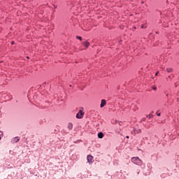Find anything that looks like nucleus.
Segmentation results:
<instances>
[{
    "label": "nucleus",
    "mask_w": 179,
    "mask_h": 179,
    "mask_svg": "<svg viewBox=\"0 0 179 179\" xmlns=\"http://www.w3.org/2000/svg\"><path fill=\"white\" fill-rule=\"evenodd\" d=\"M157 115L158 117H160L161 114H160V113H157Z\"/></svg>",
    "instance_id": "13"
},
{
    "label": "nucleus",
    "mask_w": 179,
    "mask_h": 179,
    "mask_svg": "<svg viewBox=\"0 0 179 179\" xmlns=\"http://www.w3.org/2000/svg\"><path fill=\"white\" fill-rule=\"evenodd\" d=\"M20 140V138H19L18 137H15V138H14V139H13V141H14V142H19V141Z\"/></svg>",
    "instance_id": "9"
},
{
    "label": "nucleus",
    "mask_w": 179,
    "mask_h": 179,
    "mask_svg": "<svg viewBox=\"0 0 179 179\" xmlns=\"http://www.w3.org/2000/svg\"><path fill=\"white\" fill-rule=\"evenodd\" d=\"M126 138H127V139L129 138V136H127Z\"/></svg>",
    "instance_id": "16"
},
{
    "label": "nucleus",
    "mask_w": 179,
    "mask_h": 179,
    "mask_svg": "<svg viewBox=\"0 0 179 179\" xmlns=\"http://www.w3.org/2000/svg\"><path fill=\"white\" fill-rule=\"evenodd\" d=\"M76 38H77L78 40L82 41V36H76Z\"/></svg>",
    "instance_id": "11"
},
{
    "label": "nucleus",
    "mask_w": 179,
    "mask_h": 179,
    "mask_svg": "<svg viewBox=\"0 0 179 179\" xmlns=\"http://www.w3.org/2000/svg\"><path fill=\"white\" fill-rule=\"evenodd\" d=\"M87 160L88 163H90V164H92V163H93V156L88 155L87 157Z\"/></svg>",
    "instance_id": "3"
},
{
    "label": "nucleus",
    "mask_w": 179,
    "mask_h": 179,
    "mask_svg": "<svg viewBox=\"0 0 179 179\" xmlns=\"http://www.w3.org/2000/svg\"><path fill=\"white\" fill-rule=\"evenodd\" d=\"M106 104L107 101H106V99H102L100 105L101 108H103V107H104V106H106Z\"/></svg>",
    "instance_id": "5"
},
{
    "label": "nucleus",
    "mask_w": 179,
    "mask_h": 179,
    "mask_svg": "<svg viewBox=\"0 0 179 179\" xmlns=\"http://www.w3.org/2000/svg\"><path fill=\"white\" fill-rule=\"evenodd\" d=\"M166 71H167V72H169V73H171V72H173V69H171V68H168V69H166Z\"/></svg>",
    "instance_id": "10"
},
{
    "label": "nucleus",
    "mask_w": 179,
    "mask_h": 179,
    "mask_svg": "<svg viewBox=\"0 0 179 179\" xmlns=\"http://www.w3.org/2000/svg\"><path fill=\"white\" fill-rule=\"evenodd\" d=\"M159 71L155 73V76H157Z\"/></svg>",
    "instance_id": "14"
},
{
    "label": "nucleus",
    "mask_w": 179,
    "mask_h": 179,
    "mask_svg": "<svg viewBox=\"0 0 179 179\" xmlns=\"http://www.w3.org/2000/svg\"><path fill=\"white\" fill-rule=\"evenodd\" d=\"M68 128L69 130L72 129V128H73V124L72 123H69Z\"/></svg>",
    "instance_id": "8"
},
{
    "label": "nucleus",
    "mask_w": 179,
    "mask_h": 179,
    "mask_svg": "<svg viewBox=\"0 0 179 179\" xmlns=\"http://www.w3.org/2000/svg\"><path fill=\"white\" fill-rule=\"evenodd\" d=\"M98 138L99 139H103V138H104V134H103V132H100L98 134Z\"/></svg>",
    "instance_id": "7"
},
{
    "label": "nucleus",
    "mask_w": 179,
    "mask_h": 179,
    "mask_svg": "<svg viewBox=\"0 0 179 179\" xmlns=\"http://www.w3.org/2000/svg\"><path fill=\"white\" fill-rule=\"evenodd\" d=\"M131 162L134 164H136V166H142L143 164V162H142V159H139V157H132L131 158Z\"/></svg>",
    "instance_id": "1"
},
{
    "label": "nucleus",
    "mask_w": 179,
    "mask_h": 179,
    "mask_svg": "<svg viewBox=\"0 0 179 179\" xmlns=\"http://www.w3.org/2000/svg\"><path fill=\"white\" fill-rule=\"evenodd\" d=\"M84 115L85 113H83V110H79V112L76 115V118L78 119L83 118Z\"/></svg>",
    "instance_id": "2"
},
{
    "label": "nucleus",
    "mask_w": 179,
    "mask_h": 179,
    "mask_svg": "<svg viewBox=\"0 0 179 179\" xmlns=\"http://www.w3.org/2000/svg\"><path fill=\"white\" fill-rule=\"evenodd\" d=\"M142 132V130L141 129L134 128V134L136 135V134H141Z\"/></svg>",
    "instance_id": "4"
},
{
    "label": "nucleus",
    "mask_w": 179,
    "mask_h": 179,
    "mask_svg": "<svg viewBox=\"0 0 179 179\" xmlns=\"http://www.w3.org/2000/svg\"><path fill=\"white\" fill-rule=\"evenodd\" d=\"M11 44H15V41H12V42H11Z\"/></svg>",
    "instance_id": "15"
},
{
    "label": "nucleus",
    "mask_w": 179,
    "mask_h": 179,
    "mask_svg": "<svg viewBox=\"0 0 179 179\" xmlns=\"http://www.w3.org/2000/svg\"><path fill=\"white\" fill-rule=\"evenodd\" d=\"M83 45L85 46V48H87L90 46V43L87 42V41H85L83 43Z\"/></svg>",
    "instance_id": "6"
},
{
    "label": "nucleus",
    "mask_w": 179,
    "mask_h": 179,
    "mask_svg": "<svg viewBox=\"0 0 179 179\" xmlns=\"http://www.w3.org/2000/svg\"><path fill=\"white\" fill-rule=\"evenodd\" d=\"M152 89H153V90H156L157 89V87H154Z\"/></svg>",
    "instance_id": "12"
},
{
    "label": "nucleus",
    "mask_w": 179,
    "mask_h": 179,
    "mask_svg": "<svg viewBox=\"0 0 179 179\" xmlns=\"http://www.w3.org/2000/svg\"><path fill=\"white\" fill-rule=\"evenodd\" d=\"M0 139H1V136H0Z\"/></svg>",
    "instance_id": "17"
}]
</instances>
